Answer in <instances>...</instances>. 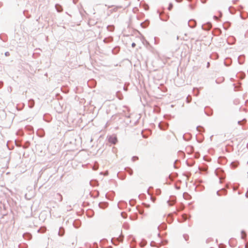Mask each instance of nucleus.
<instances>
[{"instance_id":"obj_1","label":"nucleus","mask_w":248,"mask_h":248,"mask_svg":"<svg viewBox=\"0 0 248 248\" xmlns=\"http://www.w3.org/2000/svg\"><path fill=\"white\" fill-rule=\"evenodd\" d=\"M56 197L57 198V199L59 200V201L60 202H61L62 200V196L59 194H56Z\"/></svg>"},{"instance_id":"obj_2","label":"nucleus","mask_w":248,"mask_h":248,"mask_svg":"<svg viewBox=\"0 0 248 248\" xmlns=\"http://www.w3.org/2000/svg\"><path fill=\"white\" fill-rule=\"evenodd\" d=\"M147 24V22H145V23H142L141 24V25L143 26V27H144L145 25H146Z\"/></svg>"},{"instance_id":"obj_3","label":"nucleus","mask_w":248,"mask_h":248,"mask_svg":"<svg viewBox=\"0 0 248 248\" xmlns=\"http://www.w3.org/2000/svg\"><path fill=\"white\" fill-rule=\"evenodd\" d=\"M117 140L116 139H114V140H113V141H112L114 144L115 143L116 141Z\"/></svg>"},{"instance_id":"obj_4","label":"nucleus","mask_w":248,"mask_h":248,"mask_svg":"<svg viewBox=\"0 0 248 248\" xmlns=\"http://www.w3.org/2000/svg\"><path fill=\"white\" fill-rule=\"evenodd\" d=\"M135 45H135V43H133V44H132V47H135Z\"/></svg>"},{"instance_id":"obj_5","label":"nucleus","mask_w":248,"mask_h":248,"mask_svg":"<svg viewBox=\"0 0 248 248\" xmlns=\"http://www.w3.org/2000/svg\"><path fill=\"white\" fill-rule=\"evenodd\" d=\"M246 248H248V243L246 245Z\"/></svg>"},{"instance_id":"obj_6","label":"nucleus","mask_w":248,"mask_h":248,"mask_svg":"<svg viewBox=\"0 0 248 248\" xmlns=\"http://www.w3.org/2000/svg\"><path fill=\"white\" fill-rule=\"evenodd\" d=\"M245 235H246V234H245V233H244V235H243V236H242V237H243V238H244V236H245Z\"/></svg>"}]
</instances>
